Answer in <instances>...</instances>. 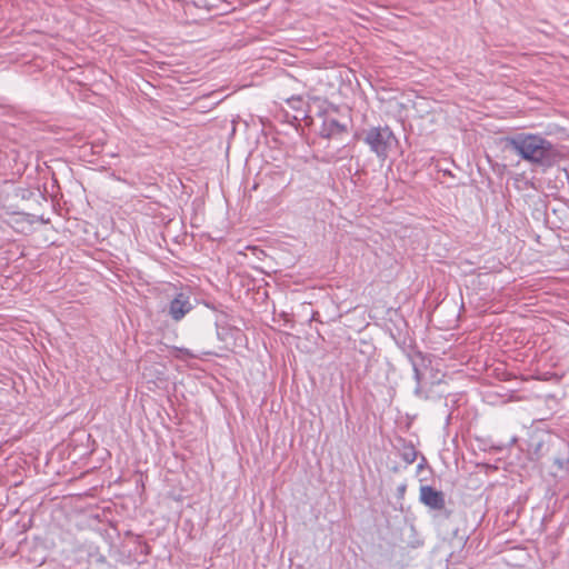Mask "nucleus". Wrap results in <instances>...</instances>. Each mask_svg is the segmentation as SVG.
Here are the masks:
<instances>
[{"instance_id":"1","label":"nucleus","mask_w":569,"mask_h":569,"mask_svg":"<svg viewBox=\"0 0 569 569\" xmlns=\"http://www.w3.org/2000/svg\"><path fill=\"white\" fill-rule=\"evenodd\" d=\"M507 146L521 159L542 167L551 166L557 157L558 150L555 146L539 134L519 133L507 138Z\"/></svg>"},{"instance_id":"2","label":"nucleus","mask_w":569,"mask_h":569,"mask_svg":"<svg viewBox=\"0 0 569 569\" xmlns=\"http://www.w3.org/2000/svg\"><path fill=\"white\" fill-rule=\"evenodd\" d=\"M551 449L557 450L559 456L553 458V463L563 469L569 465V445L562 439H553L548 432L533 430L528 439V453L531 460L539 461Z\"/></svg>"},{"instance_id":"3","label":"nucleus","mask_w":569,"mask_h":569,"mask_svg":"<svg viewBox=\"0 0 569 569\" xmlns=\"http://www.w3.org/2000/svg\"><path fill=\"white\" fill-rule=\"evenodd\" d=\"M362 140L378 159L385 161L397 144V138L388 126L370 127L363 131Z\"/></svg>"},{"instance_id":"4","label":"nucleus","mask_w":569,"mask_h":569,"mask_svg":"<svg viewBox=\"0 0 569 569\" xmlns=\"http://www.w3.org/2000/svg\"><path fill=\"white\" fill-rule=\"evenodd\" d=\"M419 501L431 510L443 511L446 518L451 516V511L446 509L445 493L429 485L420 487Z\"/></svg>"},{"instance_id":"5","label":"nucleus","mask_w":569,"mask_h":569,"mask_svg":"<svg viewBox=\"0 0 569 569\" xmlns=\"http://www.w3.org/2000/svg\"><path fill=\"white\" fill-rule=\"evenodd\" d=\"M192 309L190 296L186 292H179L169 303L168 313L174 321H180Z\"/></svg>"},{"instance_id":"6","label":"nucleus","mask_w":569,"mask_h":569,"mask_svg":"<svg viewBox=\"0 0 569 569\" xmlns=\"http://www.w3.org/2000/svg\"><path fill=\"white\" fill-rule=\"evenodd\" d=\"M347 131V127L340 123L337 119L333 118H325L320 128V136L322 138L330 139L332 137L339 136Z\"/></svg>"},{"instance_id":"7","label":"nucleus","mask_w":569,"mask_h":569,"mask_svg":"<svg viewBox=\"0 0 569 569\" xmlns=\"http://www.w3.org/2000/svg\"><path fill=\"white\" fill-rule=\"evenodd\" d=\"M425 362L426 359L420 352L412 359L413 377L415 380L417 381L415 393L419 397L422 396L421 383L423 380V372L421 371V367L425 365Z\"/></svg>"},{"instance_id":"8","label":"nucleus","mask_w":569,"mask_h":569,"mask_svg":"<svg viewBox=\"0 0 569 569\" xmlns=\"http://www.w3.org/2000/svg\"><path fill=\"white\" fill-rule=\"evenodd\" d=\"M401 458L408 465L413 463L417 459L416 448L411 443L405 445L401 451Z\"/></svg>"},{"instance_id":"9","label":"nucleus","mask_w":569,"mask_h":569,"mask_svg":"<svg viewBox=\"0 0 569 569\" xmlns=\"http://www.w3.org/2000/svg\"><path fill=\"white\" fill-rule=\"evenodd\" d=\"M302 100L300 97H291L290 99H288V104L296 110L299 109L298 104H300Z\"/></svg>"},{"instance_id":"10","label":"nucleus","mask_w":569,"mask_h":569,"mask_svg":"<svg viewBox=\"0 0 569 569\" xmlns=\"http://www.w3.org/2000/svg\"><path fill=\"white\" fill-rule=\"evenodd\" d=\"M180 351H183L187 356H191L189 350H187V349H181Z\"/></svg>"}]
</instances>
